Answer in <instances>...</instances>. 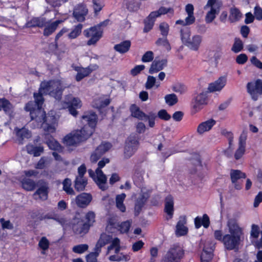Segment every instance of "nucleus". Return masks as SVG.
I'll list each match as a JSON object with an SVG mask.
<instances>
[{"instance_id": "obj_1", "label": "nucleus", "mask_w": 262, "mask_h": 262, "mask_svg": "<svg viewBox=\"0 0 262 262\" xmlns=\"http://www.w3.org/2000/svg\"><path fill=\"white\" fill-rule=\"evenodd\" d=\"M43 95L46 94L39 91L38 93H34L35 102L30 101L27 103L25 109L30 112L32 124H35L33 127H41L45 132L52 133L55 132L56 119L55 116L50 114L46 116L45 112L41 108L44 102Z\"/></svg>"}, {"instance_id": "obj_2", "label": "nucleus", "mask_w": 262, "mask_h": 262, "mask_svg": "<svg viewBox=\"0 0 262 262\" xmlns=\"http://www.w3.org/2000/svg\"><path fill=\"white\" fill-rule=\"evenodd\" d=\"M82 118L88 123V125L66 136L63 140L67 146H75L85 141L94 132L97 122V115L94 112L87 113L83 115Z\"/></svg>"}, {"instance_id": "obj_3", "label": "nucleus", "mask_w": 262, "mask_h": 262, "mask_svg": "<svg viewBox=\"0 0 262 262\" xmlns=\"http://www.w3.org/2000/svg\"><path fill=\"white\" fill-rule=\"evenodd\" d=\"M82 118L88 123V125L66 136L63 140L67 146H75L85 141L94 132L97 122V115L94 112L87 113L83 115Z\"/></svg>"}, {"instance_id": "obj_4", "label": "nucleus", "mask_w": 262, "mask_h": 262, "mask_svg": "<svg viewBox=\"0 0 262 262\" xmlns=\"http://www.w3.org/2000/svg\"><path fill=\"white\" fill-rule=\"evenodd\" d=\"M227 227L229 233L223 235L221 230H215L214 232L215 238L221 241L225 246L240 245L244 241V233L243 228L240 227L237 220L228 219Z\"/></svg>"}, {"instance_id": "obj_5", "label": "nucleus", "mask_w": 262, "mask_h": 262, "mask_svg": "<svg viewBox=\"0 0 262 262\" xmlns=\"http://www.w3.org/2000/svg\"><path fill=\"white\" fill-rule=\"evenodd\" d=\"M64 88L59 80L43 81L40 83L39 92L46 95L48 94L57 100H60Z\"/></svg>"}, {"instance_id": "obj_6", "label": "nucleus", "mask_w": 262, "mask_h": 262, "mask_svg": "<svg viewBox=\"0 0 262 262\" xmlns=\"http://www.w3.org/2000/svg\"><path fill=\"white\" fill-rule=\"evenodd\" d=\"M139 145V138L136 134L130 135L125 141L124 149L125 158H130L137 150Z\"/></svg>"}, {"instance_id": "obj_7", "label": "nucleus", "mask_w": 262, "mask_h": 262, "mask_svg": "<svg viewBox=\"0 0 262 262\" xmlns=\"http://www.w3.org/2000/svg\"><path fill=\"white\" fill-rule=\"evenodd\" d=\"M109 162L110 160L108 159L103 158L98 162V167L95 171L97 174L95 182L99 188L103 191L105 190L107 188L106 185L107 178L101 170V168H103L106 164L109 163Z\"/></svg>"}, {"instance_id": "obj_8", "label": "nucleus", "mask_w": 262, "mask_h": 262, "mask_svg": "<svg viewBox=\"0 0 262 262\" xmlns=\"http://www.w3.org/2000/svg\"><path fill=\"white\" fill-rule=\"evenodd\" d=\"M222 6L221 2L218 0H208L205 8L210 7V10L207 13L205 21L207 23H211L219 14Z\"/></svg>"}, {"instance_id": "obj_9", "label": "nucleus", "mask_w": 262, "mask_h": 262, "mask_svg": "<svg viewBox=\"0 0 262 262\" xmlns=\"http://www.w3.org/2000/svg\"><path fill=\"white\" fill-rule=\"evenodd\" d=\"M103 29H99V26H94L90 28L85 30L83 34L86 37H90V39L88 41L87 45L91 46L96 44V43L102 36Z\"/></svg>"}, {"instance_id": "obj_10", "label": "nucleus", "mask_w": 262, "mask_h": 262, "mask_svg": "<svg viewBox=\"0 0 262 262\" xmlns=\"http://www.w3.org/2000/svg\"><path fill=\"white\" fill-rule=\"evenodd\" d=\"M248 93L254 100H256L258 96L262 94V80H256L248 82L247 85Z\"/></svg>"}, {"instance_id": "obj_11", "label": "nucleus", "mask_w": 262, "mask_h": 262, "mask_svg": "<svg viewBox=\"0 0 262 262\" xmlns=\"http://www.w3.org/2000/svg\"><path fill=\"white\" fill-rule=\"evenodd\" d=\"M123 247H108L107 253L111 254L109 259L111 261H126L129 259L128 256L120 251Z\"/></svg>"}, {"instance_id": "obj_12", "label": "nucleus", "mask_w": 262, "mask_h": 262, "mask_svg": "<svg viewBox=\"0 0 262 262\" xmlns=\"http://www.w3.org/2000/svg\"><path fill=\"white\" fill-rule=\"evenodd\" d=\"M131 225V222L129 221L123 222L121 224L116 223L115 219H110L108 222V225L106 227L108 231H112V228L117 229L120 233H126L129 230Z\"/></svg>"}, {"instance_id": "obj_13", "label": "nucleus", "mask_w": 262, "mask_h": 262, "mask_svg": "<svg viewBox=\"0 0 262 262\" xmlns=\"http://www.w3.org/2000/svg\"><path fill=\"white\" fill-rule=\"evenodd\" d=\"M184 254V250L181 247H172L167 252L163 257L171 261L180 262Z\"/></svg>"}, {"instance_id": "obj_14", "label": "nucleus", "mask_w": 262, "mask_h": 262, "mask_svg": "<svg viewBox=\"0 0 262 262\" xmlns=\"http://www.w3.org/2000/svg\"><path fill=\"white\" fill-rule=\"evenodd\" d=\"M111 147V144L108 142L103 143L100 144L91 154L90 157L91 162L96 163Z\"/></svg>"}, {"instance_id": "obj_15", "label": "nucleus", "mask_w": 262, "mask_h": 262, "mask_svg": "<svg viewBox=\"0 0 262 262\" xmlns=\"http://www.w3.org/2000/svg\"><path fill=\"white\" fill-rule=\"evenodd\" d=\"M73 69L77 72L76 76V80L77 81H81L84 77L89 76L93 71L97 70L98 68L96 64L90 65L86 68L75 66Z\"/></svg>"}, {"instance_id": "obj_16", "label": "nucleus", "mask_w": 262, "mask_h": 262, "mask_svg": "<svg viewBox=\"0 0 262 262\" xmlns=\"http://www.w3.org/2000/svg\"><path fill=\"white\" fill-rule=\"evenodd\" d=\"M230 178L234 187L236 190H240L242 188V183L238 181L241 179H245L246 177L245 173L239 170L231 169L230 170Z\"/></svg>"}, {"instance_id": "obj_17", "label": "nucleus", "mask_w": 262, "mask_h": 262, "mask_svg": "<svg viewBox=\"0 0 262 262\" xmlns=\"http://www.w3.org/2000/svg\"><path fill=\"white\" fill-rule=\"evenodd\" d=\"M120 239L118 237H114L111 235L103 233L101 234L96 246H105L106 245L120 246Z\"/></svg>"}, {"instance_id": "obj_18", "label": "nucleus", "mask_w": 262, "mask_h": 262, "mask_svg": "<svg viewBox=\"0 0 262 262\" xmlns=\"http://www.w3.org/2000/svg\"><path fill=\"white\" fill-rule=\"evenodd\" d=\"M92 200L91 194L82 193L72 200V203L75 202L79 207L84 208L87 206Z\"/></svg>"}, {"instance_id": "obj_19", "label": "nucleus", "mask_w": 262, "mask_h": 262, "mask_svg": "<svg viewBox=\"0 0 262 262\" xmlns=\"http://www.w3.org/2000/svg\"><path fill=\"white\" fill-rule=\"evenodd\" d=\"M206 99L207 96L205 93H200L195 98L192 102V108L195 113L201 110L203 106L207 103Z\"/></svg>"}, {"instance_id": "obj_20", "label": "nucleus", "mask_w": 262, "mask_h": 262, "mask_svg": "<svg viewBox=\"0 0 262 262\" xmlns=\"http://www.w3.org/2000/svg\"><path fill=\"white\" fill-rule=\"evenodd\" d=\"M88 12V9L85 5L79 4L74 9L73 15L78 21H83L85 20Z\"/></svg>"}, {"instance_id": "obj_21", "label": "nucleus", "mask_w": 262, "mask_h": 262, "mask_svg": "<svg viewBox=\"0 0 262 262\" xmlns=\"http://www.w3.org/2000/svg\"><path fill=\"white\" fill-rule=\"evenodd\" d=\"M187 220L185 215L181 216L179 217V221L176 225V234L178 236L186 235L188 232V228L185 226Z\"/></svg>"}, {"instance_id": "obj_22", "label": "nucleus", "mask_w": 262, "mask_h": 262, "mask_svg": "<svg viewBox=\"0 0 262 262\" xmlns=\"http://www.w3.org/2000/svg\"><path fill=\"white\" fill-rule=\"evenodd\" d=\"M226 82V77L221 76L214 82L211 83L208 89L210 92L220 91L225 86Z\"/></svg>"}, {"instance_id": "obj_23", "label": "nucleus", "mask_w": 262, "mask_h": 262, "mask_svg": "<svg viewBox=\"0 0 262 262\" xmlns=\"http://www.w3.org/2000/svg\"><path fill=\"white\" fill-rule=\"evenodd\" d=\"M148 198V193H142L137 198L135 204V213L136 215L139 214Z\"/></svg>"}, {"instance_id": "obj_24", "label": "nucleus", "mask_w": 262, "mask_h": 262, "mask_svg": "<svg viewBox=\"0 0 262 262\" xmlns=\"http://www.w3.org/2000/svg\"><path fill=\"white\" fill-rule=\"evenodd\" d=\"M72 228L76 234H84L88 232L90 225L85 224L83 221H79L76 224L75 223L73 224Z\"/></svg>"}, {"instance_id": "obj_25", "label": "nucleus", "mask_w": 262, "mask_h": 262, "mask_svg": "<svg viewBox=\"0 0 262 262\" xmlns=\"http://www.w3.org/2000/svg\"><path fill=\"white\" fill-rule=\"evenodd\" d=\"M167 61L165 59L160 60L155 59L151 63L149 70V73L152 74L163 70L167 66Z\"/></svg>"}, {"instance_id": "obj_26", "label": "nucleus", "mask_w": 262, "mask_h": 262, "mask_svg": "<svg viewBox=\"0 0 262 262\" xmlns=\"http://www.w3.org/2000/svg\"><path fill=\"white\" fill-rule=\"evenodd\" d=\"M216 121L213 119H210L200 124L197 128L198 133L202 135L206 132L210 130L215 124Z\"/></svg>"}, {"instance_id": "obj_27", "label": "nucleus", "mask_w": 262, "mask_h": 262, "mask_svg": "<svg viewBox=\"0 0 262 262\" xmlns=\"http://www.w3.org/2000/svg\"><path fill=\"white\" fill-rule=\"evenodd\" d=\"M202 42V37L199 35H193L190 38L185 46L193 51H197Z\"/></svg>"}, {"instance_id": "obj_28", "label": "nucleus", "mask_w": 262, "mask_h": 262, "mask_svg": "<svg viewBox=\"0 0 262 262\" xmlns=\"http://www.w3.org/2000/svg\"><path fill=\"white\" fill-rule=\"evenodd\" d=\"M48 23V21L44 17H34L27 23L26 27L28 28L39 27L42 28Z\"/></svg>"}, {"instance_id": "obj_29", "label": "nucleus", "mask_w": 262, "mask_h": 262, "mask_svg": "<svg viewBox=\"0 0 262 262\" xmlns=\"http://www.w3.org/2000/svg\"><path fill=\"white\" fill-rule=\"evenodd\" d=\"M213 251V247H204L201 255V262H211Z\"/></svg>"}, {"instance_id": "obj_30", "label": "nucleus", "mask_w": 262, "mask_h": 262, "mask_svg": "<svg viewBox=\"0 0 262 262\" xmlns=\"http://www.w3.org/2000/svg\"><path fill=\"white\" fill-rule=\"evenodd\" d=\"M164 210L169 216V218H167V220L171 219L173 213V199L170 195L165 198Z\"/></svg>"}, {"instance_id": "obj_31", "label": "nucleus", "mask_w": 262, "mask_h": 262, "mask_svg": "<svg viewBox=\"0 0 262 262\" xmlns=\"http://www.w3.org/2000/svg\"><path fill=\"white\" fill-rule=\"evenodd\" d=\"M62 21L61 20H57L50 23V22L48 21L47 24L44 26L43 35L46 36H48L52 34L56 30L59 24L61 23Z\"/></svg>"}, {"instance_id": "obj_32", "label": "nucleus", "mask_w": 262, "mask_h": 262, "mask_svg": "<svg viewBox=\"0 0 262 262\" xmlns=\"http://www.w3.org/2000/svg\"><path fill=\"white\" fill-rule=\"evenodd\" d=\"M88 184L86 178L77 177L74 181L75 189L78 192L83 191Z\"/></svg>"}, {"instance_id": "obj_33", "label": "nucleus", "mask_w": 262, "mask_h": 262, "mask_svg": "<svg viewBox=\"0 0 262 262\" xmlns=\"http://www.w3.org/2000/svg\"><path fill=\"white\" fill-rule=\"evenodd\" d=\"M65 103L68 106H71L76 108H80L82 105L81 101L79 98L73 97L72 95H68L65 98Z\"/></svg>"}, {"instance_id": "obj_34", "label": "nucleus", "mask_w": 262, "mask_h": 262, "mask_svg": "<svg viewBox=\"0 0 262 262\" xmlns=\"http://www.w3.org/2000/svg\"><path fill=\"white\" fill-rule=\"evenodd\" d=\"M130 46V41L127 40L116 45L114 48L117 52H118L121 54H123L129 51Z\"/></svg>"}, {"instance_id": "obj_35", "label": "nucleus", "mask_w": 262, "mask_h": 262, "mask_svg": "<svg viewBox=\"0 0 262 262\" xmlns=\"http://www.w3.org/2000/svg\"><path fill=\"white\" fill-rule=\"evenodd\" d=\"M16 135L18 140L19 144H23V141L25 139H29L31 136L30 132L26 128L21 129L16 128Z\"/></svg>"}, {"instance_id": "obj_36", "label": "nucleus", "mask_w": 262, "mask_h": 262, "mask_svg": "<svg viewBox=\"0 0 262 262\" xmlns=\"http://www.w3.org/2000/svg\"><path fill=\"white\" fill-rule=\"evenodd\" d=\"M33 197L35 199H40L42 200H46L48 198V187L46 185H43L39 188L33 194Z\"/></svg>"}, {"instance_id": "obj_37", "label": "nucleus", "mask_w": 262, "mask_h": 262, "mask_svg": "<svg viewBox=\"0 0 262 262\" xmlns=\"http://www.w3.org/2000/svg\"><path fill=\"white\" fill-rule=\"evenodd\" d=\"M130 110L133 117L141 120H145V117H146V114L140 111L139 107L133 104L131 105Z\"/></svg>"}, {"instance_id": "obj_38", "label": "nucleus", "mask_w": 262, "mask_h": 262, "mask_svg": "<svg viewBox=\"0 0 262 262\" xmlns=\"http://www.w3.org/2000/svg\"><path fill=\"white\" fill-rule=\"evenodd\" d=\"M28 154L33 155L35 157H38L43 151V147L41 146H35L32 144H29L26 146Z\"/></svg>"}, {"instance_id": "obj_39", "label": "nucleus", "mask_w": 262, "mask_h": 262, "mask_svg": "<svg viewBox=\"0 0 262 262\" xmlns=\"http://www.w3.org/2000/svg\"><path fill=\"white\" fill-rule=\"evenodd\" d=\"M126 194L124 193L118 194L116 196V206L117 208L122 212H124L126 210V207L123 203Z\"/></svg>"}, {"instance_id": "obj_40", "label": "nucleus", "mask_w": 262, "mask_h": 262, "mask_svg": "<svg viewBox=\"0 0 262 262\" xmlns=\"http://www.w3.org/2000/svg\"><path fill=\"white\" fill-rule=\"evenodd\" d=\"M123 5L130 12L136 11L140 7V4L136 0H124Z\"/></svg>"}, {"instance_id": "obj_41", "label": "nucleus", "mask_w": 262, "mask_h": 262, "mask_svg": "<svg viewBox=\"0 0 262 262\" xmlns=\"http://www.w3.org/2000/svg\"><path fill=\"white\" fill-rule=\"evenodd\" d=\"M62 185L63 190L66 192L67 194L71 195H75V191L71 186L72 181L70 179H65L62 182Z\"/></svg>"}, {"instance_id": "obj_42", "label": "nucleus", "mask_w": 262, "mask_h": 262, "mask_svg": "<svg viewBox=\"0 0 262 262\" xmlns=\"http://www.w3.org/2000/svg\"><path fill=\"white\" fill-rule=\"evenodd\" d=\"M180 36L182 43L185 46L191 37V31L189 28H183L180 29Z\"/></svg>"}, {"instance_id": "obj_43", "label": "nucleus", "mask_w": 262, "mask_h": 262, "mask_svg": "<svg viewBox=\"0 0 262 262\" xmlns=\"http://www.w3.org/2000/svg\"><path fill=\"white\" fill-rule=\"evenodd\" d=\"M242 16V13L236 8L233 7L230 9L229 19L231 22L233 23L239 20Z\"/></svg>"}, {"instance_id": "obj_44", "label": "nucleus", "mask_w": 262, "mask_h": 262, "mask_svg": "<svg viewBox=\"0 0 262 262\" xmlns=\"http://www.w3.org/2000/svg\"><path fill=\"white\" fill-rule=\"evenodd\" d=\"M156 18V17L154 15H152V16H151L150 13L148 16L145 19V26L144 28V32H148L152 28Z\"/></svg>"}, {"instance_id": "obj_45", "label": "nucleus", "mask_w": 262, "mask_h": 262, "mask_svg": "<svg viewBox=\"0 0 262 262\" xmlns=\"http://www.w3.org/2000/svg\"><path fill=\"white\" fill-rule=\"evenodd\" d=\"M46 143L50 149L60 152L62 150L61 145L54 138H51L46 141Z\"/></svg>"}, {"instance_id": "obj_46", "label": "nucleus", "mask_w": 262, "mask_h": 262, "mask_svg": "<svg viewBox=\"0 0 262 262\" xmlns=\"http://www.w3.org/2000/svg\"><path fill=\"white\" fill-rule=\"evenodd\" d=\"M101 247H96L94 251L88 254L85 259L87 262H97V257L100 251Z\"/></svg>"}, {"instance_id": "obj_47", "label": "nucleus", "mask_w": 262, "mask_h": 262, "mask_svg": "<svg viewBox=\"0 0 262 262\" xmlns=\"http://www.w3.org/2000/svg\"><path fill=\"white\" fill-rule=\"evenodd\" d=\"M21 185L23 188L27 191H32L36 187V184L33 180L26 178L22 180Z\"/></svg>"}, {"instance_id": "obj_48", "label": "nucleus", "mask_w": 262, "mask_h": 262, "mask_svg": "<svg viewBox=\"0 0 262 262\" xmlns=\"http://www.w3.org/2000/svg\"><path fill=\"white\" fill-rule=\"evenodd\" d=\"M170 13L171 14L173 13V10L171 8H166L164 7H160L158 11H155L151 12V16L154 15L156 17H159L161 15Z\"/></svg>"}, {"instance_id": "obj_49", "label": "nucleus", "mask_w": 262, "mask_h": 262, "mask_svg": "<svg viewBox=\"0 0 262 262\" xmlns=\"http://www.w3.org/2000/svg\"><path fill=\"white\" fill-rule=\"evenodd\" d=\"M2 109L5 113L9 114L12 112V105L8 100L5 99H0V111Z\"/></svg>"}, {"instance_id": "obj_50", "label": "nucleus", "mask_w": 262, "mask_h": 262, "mask_svg": "<svg viewBox=\"0 0 262 262\" xmlns=\"http://www.w3.org/2000/svg\"><path fill=\"white\" fill-rule=\"evenodd\" d=\"M82 27V25L80 24L76 26L74 29L69 34V38L70 39H74L77 37L81 34Z\"/></svg>"}, {"instance_id": "obj_51", "label": "nucleus", "mask_w": 262, "mask_h": 262, "mask_svg": "<svg viewBox=\"0 0 262 262\" xmlns=\"http://www.w3.org/2000/svg\"><path fill=\"white\" fill-rule=\"evenodd\" d=\"M172 90L176 93L183 94L187 91V87L182 83H177L173 85Z\"/></svg>"}, {"instance_id": "obj_52", "label": "nucleus", "mask_w": 262, "mask_h": 262, "mask_svg": "<svg viewBox=\"0 0 262 262\" xmlns=\"http://www.w3.org/2000/svg\"><path fill=\"white\" fill-rule=\"evenodd\" d=\"M165 100L167 104L170 106L173 105L178 102V98L174 94L166 95L165 96Z\"/></svg>"}, {"instance_id": "obj_53", "label": "nucleus", "mask_w": 262, "mask_h": 262, "mask_svg": "<svg viewBox=\"0 0 262 262\" xmlns=\"http://www.w3.org/2000/svg\"><path fill=\"white\" fill-rule=\"evenodd\" d=\"M156 43L157 46L163 47L167 51L171 50L170 43L166 38H159Z\"/></svg>"}, {"instance_id": "obj_54", "label": "nucleus", "mask_w": 262, "mask_h": 262, "mask_svg": "<svg viewBox=\"0 0 262 262\" xmlns=\"http://www.w3.org/2000/svg\"><path fill=\"white\" fill-rule=\"evenodd\" d=\"M155 84L157 88H158L160 85L159 83L158 84V82H156L155 77L151 76H148L147 77V81L145 84V87L146 89H150Z\"/></svg>"}, {"instance_id": "obj_55", "label": "nucleus", "mask_w": 262, "mask_h": 262, "mask_svg": "<svg viewBox=\"0 0 262 262\" xmlns=\"http://www.w3.org/2000/svg\"><path fill=\"white\" fill-rule=\"evenodd\" d=\"M68 31V30L66 28H63L56 35L55 38V42L54 43H51L50 47L53 50H57L58 49L57 40L66 32Z\"/></svg>"}, {"instance_id": "obj_56", "label": "nucleus", "mask_w": 262, "mask_h": 262, "mask_svg": "<svg viewBox=\"0 0 262 262\" xmlns=\"http://www.w3.org/2000/svg\"><path fill=\"white\" fill-rule=\"evenodd\" d=\"M259 228L258 225L252 224L250 231V237L254 239H257L259 235Z\"/></svg>"}, {"instance_id": "obj_57", "label": "nucleus", "mask_w": 262, "mask_h": 262, "mask_svg": "<svg viewBox=\"0 0 262 262\" xmlns=\"http://www.w3.org/2000/svg\"><path fill=\"white\" fill-rule=\"evenodd\" d=\"M243 48V43L240 39H235V42L232 47V51L235 53H238Z\"/></svg>"}, {"instance_id": "obj_58", "label": "nucleus", "mask_w": 262, "mask_h": 262, "mask_svg": "<svg viewBox=\"0 0 262 262\" xmlns=\"http://www.w3.org/2000/svg\"><path fill=\"white\" fill-rule=\"evenodd\" d=\"M157 117L156 114L153 112H149L145 117V120H148L149 126L153 127L155 125V120Z\"/></svg>"}, {"instance_id": "obj_59", "label": "nucleus", "mask_w": 262, "mask_h": 262, "mask_svg": "<svg viewBox=\"0 0 262 262\" xmlns=\"http://www.w3.org/2000/svg\"><path fill=\"white\" fill-rule=\"evenodd\" d=\"M185 11L188 14L187 17L191 18V20L195 21V17L193 15L194 7L192 4H188L185 7Z\"/></svg>"}, {"instance_id": "obj_60", "label": "nucleus", "mask_w": 262, "mask_h": 262, "mask_svg": "<svg viewBox=\"0 0 262 262\" xmlns=\"http://www.w3.org/2000/svg\"><path fill=\"white\" fill-rule=\"evenodd\" d=\"M154 58V53L152 51H148L144 53L141 60L143 62H148L152 61Z\"/></svg>"}, {"instance_id": "obj_61", "label": "nucleus", "mask_w": 262, "mask_h": 262, "mask_svg": "<svg viewBox=\"0 0 262 262\" xmlns=\"http://www.w3.org/2000/svg\"><path fill=\"white\" fill-rule=\"evenodd\" d=\"M222 49L221 47H217L215 50L210 52V55H213L216 61L219 60L222 55Z\"/></svg>"}, {"instance_id": "obj_62", "label": "nucleus", "mask_w": 262, "mask_h": 262, "mask_svg": "<svg viewBox=\"0 0 262 262\" xmlns=\"http://www.w3.org/2000/svg\"><path fill=\"white\" fill-rule=\"evenodd\" d=\"M95 214L92 211H89L85 215L86 221L84 222L85 224H89L90 227L92 225L93 223L95 222Z\"/></svg>"}, {"instance_id": "obj_63", "label": "nucleus", "mask_w": 262, "mask_h": 262, "mask_svg": "<svg viewBox=\"0 0 262 262\" xmlns=\"http://www.w3.org/2000/svg\"><path fill=\"white\" fill-rule=\"evenodd\" d=\"M159 29L161 31V34L166 37L168 33L169 25L165 23H161L159 26Z\"/></svg>"}, {"instance_id": "obj_64", "label": "nucleus", "mask_w": 262, "mask_h": 262, "mask_svg": "<svg viewBox=\"0 0 262 262\" xmlns=\"http://www.w3.org/2000/svg\"><path fill=\"white\" fill-rule=\"evenodd\" d=\"M0 223L2 224V226L3 229L10 230L13 229V225L10 221H6L4 218H2L0 219Z\"/></svg>"}]
</instances>
